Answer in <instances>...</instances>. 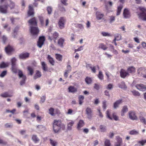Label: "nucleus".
Masks as SVG:
<instances>
[{
  "mask_svg": "<svg viewBox=\"0 0 146 146\" xmlns=\"http://www.w3.org/2000/svg\"><path fill=\"white\" fill-rule=\"evenodd\" d=\"M141 12L138 13L139 19L143 21H146V9L143 7L139 8Z\"/></svg>",
  "mask_w": 146,
  "mask_h": 146,
  "instance_id": "1",
  "label": "nucleus"
},
{
  "mask_svg": "<svg viewBox=\"0 0 146 146\" xmlns=\"http://www.w3.org/2000/svg\"><path fill=\"white\" fill-rule=\"evenodd\" d=\"M66 21V19L64 17H61L59 19L58 23V24L60 29H62L64 28V25Z\"/></svg>",
  "mask_w": 146,
  "mask_h": 146,
  "instance_id": "2",
  "label": "nucleus"
},
{
  "mask_svg": "<svg viewBox=\"0 0 146 146\" xmlns=\"http://www.w3.org/2000/svg\"><path fill=\"white\" fill-rule=\"evenodd\" d=\"M18 75L20 78H22V80L20 81V84L21 86H22L25 84L26 78V76L23 75L22 72L20 70H19Z\"/></svg>",
  "mask_w": 146,
  "mask_h": 146,
  "instance_id": "3",
  "label": "nucleus"
},
{
  "mask_svg": "<svg viewBox=\"0 0 146 146\" xmlns=\"http://www.w3.org/2000/svg\"><path fill=\"white\" fill-rule=\"evenodd\" d=\"M1 4L0 5V12L2 13L5 14L8 12L9 5L5 4L4 5Z\"/></svg>",
  "mask_w": 146,
  "mask_h": 146,
  "instance_id": "4",
  "label": "nucleus"
},
{
  "mask_svg": "<svg viewBox=\"0 0 146 146\" xmlns=\"http://www.w3.org/2000/svg\"><path fill=\"white\" fill-rule=\"evenodd\" d=\"M30 29L31 33L33 35L35 36L38 35L39 30L37 27H31Z\"/></svg>",
  "mask_w": 146,
  "mask_h": 146,
  "instance_id": "5",
  "label": "nucleus"
},
{
  "mask_svg": "<svg viewBox=\"0 0 146 146\" xmlns=\"http://www.w3.org/2000/svg\"><path fill=\"white\" fill-rule=\"evenodd\" d=\"M128 114L129 118L131 119L132 120L137 119V117L134 111H130L128 112Z\"/></svg>",
  "mask_w": 146,
  "mask_h": 146,
  "instance_id": "6",
  "label": "nucleus"
},
{
  "mask_svg": "<svg viewBox=\"0 0 146 146\" xmlns=\"http://www.w3.org/2000/svg\"><path fill=\"white\" fill-rule=\"evenodd\" d=\"M123 16L125 19L129 18L131 16L130 13L128 9H124L123 12Z\"/></svg>",
  "mask_w": 146,
  "mask_h": 146,
  "instance_id": "7",
  "label": "nucleus"
},
{
  "mask_svg": "<svg viewBox=\"0 0 146 146\" xmlns=\"http://www.w3.org/2000/svg\"><path fill=\"white\" fill-rule=\"evenodd\" d=\"M45 40V38L43 36L39 37L38 40L37 42V46L39 48H41L44 44Z\"/></svg>",
  "mask_w": 146,
  "mask_h": 146,
  "instance_id": "8",
  "label": "nucleus"
},
{
  "mask_svg": "<svg viewBox=\"0 0 146 146\" xmlns=\"http://www.w3.org/2000/svg\"><path fill=\"white\" fill-rule=\"evenodd\" d=\"M135 87L138 90L140 91H145L146 90V86L142 84H136Z\"/></svg>",
  "mask_w": 146,
  "mask_h": 146,
  "instance_id": "9",
  "label": "nucleus"
},
{
  "mask_svg": "<svg viewBox=\"0 0 146 146\" xmlns=\"http://www.w3.org/2000/svg\"><path fill=\"white\" fill-rule=\"evenodd\" d=\"M58 33L55 32L52 34V36H50V34H49L48 38L50 40H53L55 41L58 37Z\"/></svg>",
  "mask_w": 146,
  "mask_h": 146,
  "instance_id": "10",
  "label": "nucleus"
},
{
  "mask_svg": "<svg viewBox=\"0 0 146 146\" xmlns=\"http://www.w3.org/2000/svg\"><path fill=\"white\" fill-rule=\"evenodd\" d=\"M68 122L67 124V129L68 130H71L72 127L75 121L71 120H68Z\"/></svg>",
  "mask_w": 146,
  "mask_h": 146,
  "instance_id": "11",
  "label": "nucleus"
},
{
  "mask_svg": "<svg viewBox=\"0 0 146 146\" xmlns=\"http://www.w3.org/2000/svg\"><path fill=\"white\" fill-rule=\"evenodd\" d=\"M53 125L59 126L60 127L64 126L65 127V125L64 124L62 123L60 120H54L53 123Z\"/></svg>",
  "mask_w": 146,
  "mask_h": 146,
  "instance_id": "12",
  "label": "nucleus"
},
{
  "mask_svg": "<svg viewBox=\"0 0 146 146\" xmlns=\"http://www.w3.org/2000/svg\"><path fill=\"white\" fill-rule=\"evenodd\" d=\"M121 77L123 78H125L126 76L129 75V73L125 70L122 69L120 72Z\"/></svg>",
  "mask_w": 146,
  "mask_h": 146,
  "instance_id": "13",
  "label": "nucleus"
},
{
  "mask_svg": "<svg viewBox=\"0 0 146 146\" xmlns=\"http://www.w3.org/2000/svg\"><path fill=\"white\" fill-rule=\"evenodd\" d=\"M37 130L40 132H42L45 131L46 129L44 126L39 125L36 127Z\"/></svg>",
  "mask_w": 146,
  "mask_h": 146,
  "instance_id": "14",
  "label": "nucleus"
},
{
  "mask_svg": "<svg viewBox=\"0 0 146 146\" xmlns=\"http://www.w3.org/2000/svg\"><path fill=\"white\" fill-rule=\"evenodd\" d=\"M86 113L87 115L88 118L91 119L92 117V111L91 108H87L86 110Z\"/></svg>",
  "mask_w": 146,
  "mask_h": 146,
  "instance_id": "15",
  "label": "nucleus"
},
{
  "mask_svg": "<svg viewBox=\"0 0 146 146\" xmlns=\"http://www.w3.org/2000/svg\"><path fill=\"white\" fill-rule=\"evenodd\" d=\"M29 11L28 12V14L29 16L33 15L34 14V9L33 7V6L29 5Z\"/></svg>",
  "mask_w": 146,
  "mask_h": 146,
  "instance_id": "16",
  "label": "nucleus"
},
{
  "mask_svg": "<svg viewBox=\"0 0 146 146\" xmlns=\"http://www.w3.org/2000/svg\"><path fill=\"white\" fill-rule=\"evenodd\" d=\"M29 54L27 52L23 53L19 55L20 58L24 59L27 58L29 57Z\"/></svg>",
  "mask_w": 146,
  "mask_h": 146,
  "instance_id": "17",
  "label": "nucleus"
},
{
  "mask_svg": "<svg viewBox=\"0 0 146 146\" xmlns=\"http://www.w3.org/2000/svg\"><path fill=\"white\" fill-rule=\"evenodd\" d=\"M8 7H9L11 9H13L14 8H16L17 10L18 9V7L17 6H16L15 3L11 1H9V5Z\"/></svg>",
  "mask_w": 146,
  "mask_h": 146,
  "instance_id": "18",
  "label": "nucleus"
},
{
  "mask_svg": "<svg viewBox=\"0 0 146 146\" xmlns=\"http://www.w3.org/2000/svg\"><path fill=\"white\" fill-rule=\"evenodd\" d=\"M1 96L3 97H11L13 96V93L10 92H6L2 94Z\"/></svg>",
  "mask_w": 146,
  "mask_h": 146,
  "instance_id": "19",
  "label": "nucleus"
},
{
  "mask_svg": "<svg viewBox=\"0 0 146 146\" xmlns=\"http://www.w3.org/2000/svg\"><path fill=\"white\" fill-rule=\"evenodd\" d=\"M96 19L98 20H100L102 19L104 16L103 14H102L99 11H97L96 12Z\"/></svg>",
  "mask_w": 146,
  "mask_h": 146,
  "instance_id": "20",
  "label": "nucleus"
},
{
  "mask_svg": "<svg viewBox=\"0 0 146 146\" xmlns=\"http://www.w3.org/2000/svg\"><path fill=\"white\" fill-rule=\"evenodd\" d=\"M65 41V40L62 38H60L58 40V44L60 47L63 48L64 47L63 44Z\"/></svg>",
  "mask_w": 146,
  "mask_h": 146,
  "instance_id": "21",
  "label": "nucleus"
},
{
  "mask_svg": "<svg viewBox=\"0 0 146 146\" xmlns=\"http://www.w3.org/2000/svg\"><path fill=\"white\" fill-rule=\"evenodd\" d=\"M5 50L6 53L8 54H9L13 50V49L11 46L9 45L7 47H5Z\"/></svg>",
  "mask_w": 146,
  "mask_h": 146,
  "instance_id": "22",
  "label": "nucleus"
},
{
  "mask_svg": "<svg viewBox=\"0 0 146 146\" xmlns=\"http://www.w3.org/2000/svg\"><path fill=\"white\" fill-rule=\"evenodd\" d=\"M41 64L42 70L44 71H47L48 70V68L46 63L44 62H41Z\"/></svg>",
  "mask_w": 146,
  "mask_h": 146,
  "instance_id": "23",
  "label": "nucleus"
},
{
  "mask_svg": "<svg viewBox=\"0 0 146 146\" xmlns=\"http://www.w3.org/2000/svg\"><path fill=\"white\" fill-rule=\"evenodd\" d=\"M122 103V100H119L115 102L113 104V108L115 109L117 108H118L120 104Z\"/></svg>",
  "mask_w": 146,
  "mask_h": 146,
  "instance_id": "24",
  "label": "nucleus"
},
{
  "mask_svg": "<svg viewBox=\"0 0 146 146\" xmlns=\"http://www.w3.org/2000/svg\"><path fill=\"white\" fill-rule=\"evenodd\" d=\"M128 110V109L126 106H124L123 107L121 112V115L122 116L124 115V114Z\"/></svg>",
  "mask_w": 146,
  "mask_h": 146,
  "instance_id": "25",
  "label": "nucleus"
},
{
  "mask_svg": "<svg viewBox=\"0 0 146 146\" xmlns=\"http://www.w3.org/2000/svg\"><path fill=\"white\" fill-rule=\"evenodd\" d=\"M118 86L120 88L123 89H126L127 87L125 85V82L122 81L118 84Z\"/></svg>",
  "mask_w": 146,
  "mask_h": 146,
  "instance_id": "26",
  "label": "nucleus"
},
{
  "mask_svg": "<svg viewBox=\"0 0 146 146\" xmlns=\"http://www.w3.org/2000/svg\"><path fill=\"white\" fill-rule=\"evenodd\" d=\"M29 23L31 25H36L37 24L36 19L35 18H33L29 20Z\"/></svg>",
  "mask_w": 146,
  "mask_h": 146,
  "instance_id": "27",
  "label": "nucleus"
},
{
  "mask_svg": "<svg viewBox=\"0 0 146 146\" xmlns=\"http://www.w3.org/2000/svg\"><path fill=\"white\" fill-rule=\"evenodd\" d=\"M84 123L83 121L82 120H80L78 124L77 127L78 129L80 130L82 127L84 126Z\"/></svg>",
  "mask_w": 146,
  "mask_h": 146,
  "instance_id": "28",
  "label": "nucleus"
},
{
  "mask_svg": "<svg viewBox=\"0 0 146 146\" xmlns=\"http://www.w3.org/2000/svg\"><path fill=\"white\" fill-rule=\"evenodd\" d=\"M58 8L60 11L62 13H64L66 11L65 8L61 4L58 5Z\"/></svg>",
  "mask_w": 146,
  "mask_h": 146,
  "instance_id": "29",
  "label": "nucleus"
},
{
  "mask_svg": "<svg viewBox=\"0 0 146 146\" xmlns=\"http://www.w3.org/2000/svg\"><path fill=\"white\" fill-rule=\"evenodd\" d=\"M62 127L53 125V129L54 132L55 133L58 132L60 130V129Z\"/></svg>",
  "mask_w": 146,
  "mask_h": 146,
  "instance_id": "30",
  "label": "nucleus"
},
{
  "mask_svg": "<svg viewBox=\"0 0 146 146\" xmlns=\"http://www.w3.org/2000/svg\"><path fill=\"white\" fill-rule=\"evenodd\" d=\"M129 133L131 135H137L139 134V132L138 131L135 129H133L130 131L129 132Z\"/></svg>",
  "mask_w": 146,
  "mask_h": 146,
  "instance_id": "31",
  "label": "nucleus"
},
{
  "mask_svg": "<svg viewBox=\"0 0 146 146\" xmlns=\"http://www.w3.org/2000/svg\"><path fill=\"white\" fill-rule=\"evenodd\" d=\"M123 7V5L122 4H120L118 7L117 10V13H116V15L117 16L119 15L120 14L121 10Z\"/></svg>",
  "mask_w": 146,
  "mask_h": 146,
  "instance_id": "32",
  "label": "nucleus"
},
{
  "mask_svg": "<svg viewBox=\"0 0 146 146\" xmlns=\"http://www.w3.org/2000/svg\"><path fill=\"white\" fill-rule=\"evenodd\" d=\"M68 90L69 92L73 93H74L77 91V89L73 86H70L69 87Z\"/></svg>",
  "mask_w": 146,
  "mask_h": 146,
  "instance_id": "33",
  "label": "nucleus"
},
{
  "mask_svg": "<svg viewBox=\"0 0 146 146\" xmlns=\"http://www.w3.org/2000/svg\"><path fill=\"white\" fill-rule=\"evenodd\" d=\"M98 48H101L103 50H105L108 48V47H107L106 45H104V44L101 43L99 44Z\"/></svg>",
  "mask_w": 146,
  "mask_h": 146,
  "instance_id": "34",
  "label": "nucleus"
},
{
  "mask_svg": "<svg viewBox=\"0 0 146 146\" xmlns=\"http://www.w3.org/2000/svg\"><path fill=\"white\" fill-rule=\"evenodd\" d=\"M47 58L50 63L52 65H54V61L53 58L50 55L48 56Z\"/></svg>",
  "mask_w": 146,
  "mask_h": 146,
  "instance_id": "35",
  "label": "nucleus"
},
{
  "mask_svg": "<svg viewBox=\"0 0 146 146\" xmlns=\"http://www.w3.org/2000/svg\"><path fill=\"white\" fill-rule=\"evenodd\" d=\"M55 57L56 59L58 61H62V56L58 54H55Z\"/></svg>",
  "mask_w": 146,
  "mask_h": 146,
  "instance_id": "36",
  "label": "nucleus"
},
{
  "mask_svg": "<svg viewBox=\"0 0 146 146\" xmlns=\"http://www.w3.org/2000/svg\"><path fill=\"white\" fill-rule=\"evenodd\" d=\"M139 118L140 121L143 124L146 125V119L143 116H139Z\"/></svg>",
  "mask_w": 146,
  "mask_h": 146,
  "instance_id": "37",
  "label": "nucleus"
},
{
  "mask_svg": "<svg viewBox=\"0 0 146 146\" xmlns=\"http://www.w3.org/2000/svg\"><path fill=\"white\" fill-rule=\"evenodd\" d=\"M84 98V96H83L80 95L79 96L78 99L79 100V104L80 105H81L82 104Z\"/></svg>",
  "mask_w": 146,
  "mask_h": 146,
  "instance_id": "38",
  "label": "nucleus"
},
{
  "mask_svg": "<svg viewBox=\"0 0 146 146\" xmlns=\"http://www.w3.org/2000/svg\"><path fill=\"white\" fill-rule=\"evenodd\" d=\"M128 71L131 73H133L135 71V68L133 66H131L129 68L127 69Z\"/></svg>",
  "mask_w": 146,
  "mask_h": 146,
  "instance_id": "39",
  "label": "nucleus"
},
{
  "mask_svg": "<svg viewBox=\"0 0 146 146\" xmlns=\"http://www.w3.org/2000/svg\"><path fill=\"white\" fill-rule=\"evenodd\" d=\"M41 76V72L39 71H37L35 75L34 76V78L36 79L38 78H40Z\"/></svg>",
  "mask_w": 146,
  "mask_h": 146,
  "instance_id": "40",
  "label": "nucleus"
},
{
  "mask_svg": "<svg viewBox=\"0 0 146 146\" xmlns=\"http://www.w3.org/2000/svg\"><path fill=\"white\" fill-rule=\"evenodd\" d=\"M17 59L13 57L11 59V66H16V65Z\"/></svg>",
  "mask_w": 146,
  "mask_h": 146,
  "instance_id": "41",
  "label": "nucleus"
},
{
  "mask_svg": "<svg viewBox=\"0 0 146 146\" xmlns=\"http://www.w3.org/2000/svg\"><path fill=\"white\" fill-rule=\"evenodd\" d=\"M98 78L101 80L104 79V76L102 72L101 71L99 72V74L98 75Z\"/></svg>",
  "mask_w": 146,
  "mask_h": 146,
  "instance_id": "42",
  "label": "nucleus"
},
{
  "mask_svg": "<svg viewBox=\"0 0 146 146\" xmlns=\"http://www.w3.org/2000/svg\"><path fill=\"white\" fill-rule=\"evenodd\" d=\"M8 66V63H5L4 62H2L0 64V68H5Z\"/></svg>",
  "mask_w": 146,
  "mask_h": 146,
  "instance_id": "43",
  "label": "nucleus"
},
{
  "mask_svg": "<svg viewBox=\"0 0 146 146\" xmlns=\"http://www.w3.org/2000/svg\"><path fill=\"white\" fill-rule=\"evenodd\" d=\"M114 39L117 40H119L121 39V36L119 34H115L114 35Z\"/></svg>",
  "mask_w": 146,
  "mask_h": 146,
  "instance_id": "44",
  "label": "nucleus"
},
{
  "mask_svg": "<svg viewBox=\"0 0 146 146\" xmlns=\"http://www.w3.org/2000/svg\"><path fill=\"white\" fill-rule=\"evenodd\" d=\"M11 69L13 72L16 73L17 72V65L12 66Z\"/></svg>",
  "mask_w": 146,
  "mask_h": 146,
  "instance_id": "45",
  "label": "nucleus"
},
{
  "mask_svg": "<svg viewBox=\"0 0 146 146\" xmlns=\"http://www.w3.org/2000/svg\"><path fill=\"white\" fill-rule=\"evenodd\" d=\"M110 110H108L106 112V116L107 117L110 119L112 120V117L110 116Z\"/></svg>",
  "mask_w": 146,
  "mask_h": 146,
  "instance_id": "46",
  "label": "nucleus"
},
{
  "mask_svg": "<svg viewBox=\"0 0 146 146\" xmlns=\"http://www.w3.org/2000/svg\"><path fill=\"white\" fill-rule=\"evenodd\" d=\"M27 69L29 74L31 75H32L33 73V68L31 66H29L28 67Z\"/></svg>",
  "mask_w": 146,
  "mask_h": 146,
  "instance_id": "47",
  "label": "nucleus"
},
{
  "mask_svg": "<svg viewBox=\"0 0 146 146\" xmlns=\"http://www.w3.org/2000/svg\"><path fill=\"white\" fill-rule=\"evenodd\" d=\"M106 127L105 126L100 125V128L101 132H104L106 131Z\"/></svg>",
  "mask_w": 146,
  "mask_h": 146,
  "instance_id": "48",
  "label": "nucleus"
},
{
  "mask_svg": "<svg viewBox=\"0 0 146 146\" xmlns=\"http://www.w3.org/2000/svg\"><path fill=\"white\" fill-rule=\"evenodd\" d=\"M50 143L52 146H56L57 144V142L51 139H50Z\"/></svg>",
  "mask_w": 146,
  "mask_h": 146,
  "instance_id": "49",
  "label": "nucleus"
},
{
  "mask_svg": "<svg viewBox=\"0 0 146 146\" xmlns=\"http://www.w3.org/2000/svg\"><path fill=\"white\" fill-rule=\"evenodd\" d=\"M113 88V85L112 84H109L106 86V88L107 90H112Z\"/></svg>",
  "mask_w": 146,
  "mask_h": 146,
  "instance_id": "50",
  "label": "nucleus"
},
{
  "mask_svg": "<svg viewBox=\"0 0 146 146\" xmlns=\"http://www.w3.org/2000/svg\"><path fill=\"white\" fill-rule=\"evenodd\" d=\"M47 10L48 14L49 15H50L51 13L52 10V9L51 7L48 6L47 7Z\"/></svg>",
  "mask_w": 146,
  "mask_h": 146,
  "instance_id": "51",
  "label": "nucleus"
},
{
  "mask_svg": "<svg viewBox=\"0 0 146 146\" xmlns=\"http://www.w3.org/2000/svg\"><path fill=\"white\" fill-rule=\"evenodd\" d=\"M105 74L107 77L108 80V81L110 80V77L111 76H112V75L109 72L106 71L105 72Z\"/></svg>",
  "mask_w": 146,
  "mask_h": 146,
  "instance_id": "52",
  "label": "nucleus"
},
{
  "mask_svg": "<svg viewBox=\"0 0 146 146\" xmlns=\"http://www.w3.org/2000/svg\"><path fill=\"white\" fill-rule=\"evenodd\" d=\"M32 139L35 142H36L37 141H38L39 140V139L37 137L36 135H34L33 136Z\"/></svg>",
  "mask_w": 146,
  "mask_h": 146,
  "instance_id": "53",
  "label": "nucleus"
},
{
  "mask_svg": "<svg viewBox=\"0 0 146 146\" xmlns=\"http://www.w3.org/2000/svg\"><path fill=\"white\" fill-rule=\"evenodd\" d=\"M101 34L104 36H111L110 34L108 32H103L101 33Z\"/></svg>",
  "mask_w": 146,
  "mask_h": 146,
  "instance_id": "54",
  "label": "nucleus"
},
{
  "mask_svg": "<svg viewBox=\"0 0 146 146\" xmlns=\"http://www.w3.org/2000/svg\"><path fill=\"white\" fill-rule=\"evenodd\" d=\"M75 113L73 110L71 109H69L68 110V111L66 112V114L68 115H73Z\"/></svg>",
  "mask_w": 146,
  "mask_h": 146,
  "instance_id": "55",
  "label": "nucleus"
},
{
  "mask_svg": "<svg viewBox=\"0 0 146 146\" xmlns=\"http://www.w3.org/2000/svg\"><path fill=\"white\" fill-rule=\"evenodd\" d=\"M138 143L140 144L141 145H144L146 143V139L138 141Z\"/></svg>",
  "mask_w": 146,
  "mask_h": 146,
  "instance_id": "56",
  "label": "nucleus"
},
{
  "mask_svg": "<svg viewBox=\"0 0 146 146\" xmlns=\"http://www.w3.org/2000/svg\"><path fill=\"white\" fill-rule=\"evenodd\" d=\"M71 70L72 67L70 65H68L66 67V69L65 70V71L70 73L71 71Z\"/></svg>",
  "mask_w": 146,
  "mask_h": 146,
  "instance_id": "57",
  "label": "nucleus"
},
{
  "mask_svg": "<svg viewBox=\"0 0 146 146\" xmlns=\"http://www.w3.org/2000/svg\"><path fill=\"white\" fill-rule=\"evenodd\" d=\"M92 79L90 78L87 77L85 79V81L88 84H90L92 82Z\"/></svg>",
  "mask_w": 146,
  "mask_h": 146,
  "instance_id": "58",
  "label": "nucleus"
},
{
  "mask_svg": "<svg viewBox=\"0 0 146 146\" xmlns=\"http://www.w3.org/2000/svg\"><path fill=\"white\" fill-rule=\"evenodd\" d=\"M131 92L134 96H139L140 95L138 91L135 90L132 91Z\"/></svg>",
  "mask_w": 146,
  "mask_h": 146,
  "instance_id": "59",
  "label": "nucleus"
},
{
  "mask_svg": "<svg viewBox=\"0 0 146 146\" xmlns=\"http://www.w3.org/2000/svg\"><path fill=\"white\" fill-rule=\"evenodd\" d=\"M106 102H107L105 100H104L102 102V108L104 110L106 109Z\"/></svg>",
  "mask_w": 146,
  "mask_h": 146,
  "instance_id": "60",
  "label": "nucleus"
},
{
  "mask_svg": "<svg viewBox=\"0 0 146 146\" xmlns=\"http://www.w3.org/2000/svg\"><path fill=\"white\" fill-rule=\"evenodd\" d=\"M110 143L109 140L108 139H106L105 142V146H110Z\"/></svg>",
  "mask_w": 146,
  "mask_h": 146,
  "instance_id": "61",
  "label": "nucleus"
},
{
  "mask_svg": "<svg viewBox=\"0 0 146 146\" xmlns=\"http://www.w3.org/2000/svg\"><path fill=\"white\" fill-rule=\"evenodd\" d=\"M54 109L52 108H50L49 109V113L52 116H54Z\"/></svg>",
  "mask_w": 146,
  "mask_h": 146,
  "instance_id": "62",
  "label": "nucleus"
},
{
  "mask_svg": "<svg viewBox=\"0 0 146 146\" xmlns=\"http://www.w3.org/2000/svg\"><path fill=\"white\" fill-rule=\"evenodd\" d=\"M7 74V71L6 70H4L2 72L0 75V76L1 77H3Z\"/></svg>",
  "mask_w": 146,
  "mask_h": 146,
  "instance_id": "63",
  "label": "nucleus"
},
{
  "mask_svg": "<svg viewBox=\"0 0 146 146\" xmlns=\"http://www.w3.org/2000/svg\"><path fill=\"white\" fill-rule=\"evenodd\" d=\"M67 1L68 0H60L61 3L65 6H67L68 5L67 3Z\"/></svg>",
  "mask_w": 146,
  "mask_h": 146,
  "instance_id": "64",
  "label": "nucleus"
}]
</instances>
